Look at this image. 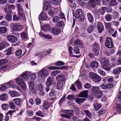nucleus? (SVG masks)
I'll return each mask as SVG.
<instances>
[{
    "instance_id": "1",
    "label": "nucleus",
    "mask_w": 121,
    "mask_h": 121,
    "mask_svg": "<svg viewBox=\"0 0 121 121\" xmlns=\"http://www.w3.org/2000/svg\"><path fill=\"white\" fill-rule=\"evenodd\" d=\"M73 15L75 17L79 19V21L81 22H84V17L83 11L81 9H77L76 11L75 14Z\"/></svg>"
},
{
    "instance_id": "2",
    "label": "nucleus",
    "mask_w": 121,
    "mask_h": 121,
    "mask_svg": "<svg viewBox=\"0 0 121 121\" xmlns=\"http://www.w3.org/2000/svg\"><path fill=\"white\" fill-rule=\"evenodd\" d=\"M21 77L19 76L18 78H16V81L17 83L21 86L22 89L25 90L26 88V85Z\"/></svg>"
},
{
    "instance_id": "3",
    "label": "nucleus",
    "mask_w": 121,
    "mask_h": 121,
    "mask_svg": "<svg viewBox=\"0 0 121 121\" xmlns=\"http://www.w3.org/2000/svg\"><path fill=\"white\" fill-rule=\"evenodd\" d=\"M105 46L106 47L109 48H112L113 46V43L111 38L109 37L106 38Z\"/></svg>"
},
{
    "instance_id": "4",
    "label": "nucleus",
    "mask_w": 121,
    "mask_h": 121,
    "mask_svg": "<svg viewBox=\"0 0 121 121\" xmlns=\"http://www.w3.org/2000/svg\"><path fill=\"white\" fill-rule=\"evenodd\" d=\"M15 8V6L12 4L10 6L6 4L5 6L4 9L6 13H12V9H13Z\"/></svg>"
},
{
    "instance_id": "5",
    "label": "nucleus",
    "mask_w": 121,
    "mask_h": 121,
    "mask_svg": "<svg viewBox=\"0 0 121 121\" xmlns=\"http://www.w3.org/2000/svg\"><path fill=\"white\" fill-rule=\"evenodd\" d=\"M7 40L11 43H16L17 40V38L15 36L12 35H8L6 36Z\"/></svg>"
},
{
    "instance_id": "6",
    "label": "nucleus",
    "mask_w": 121,
    "mask_h": 121,
    "mask_svg": "<svg viewBox=\"0 0 121 121\" xmlns=\"http://www.w3.org/2000/svg\"><path fill=\"white\" fill-rule=\"evenodd\" d=\"M12 27L13 31H18L22 29L23 26L22 25L13 24L12 25Z\"/></svg>"
},
{
    "instance_id": "7",
    "label": "nucleus",
    "mask_w": 121,
    "mask_h": 121,
    "mask_svg": "<svg viewBox=\"0 0 121 121\" xmlns=\"http://www.w3.org/2000/svg\"><path fill=\"white\" fill-rule=\"evenodd\" d=\"M49 30L51 33L53 34L54 35H57L60 32V29L55 27L50 28Z\"/></svg>"
},
{
    "instance_id": "8",
    "label": "nucleus",
    "mask_w": 121,
    "mask_h": 121,
    "mask_svg": "<svg viewBox=\"0 0 121 121\" xmlns=\"http://www.w3.org/2000/svg\"><path fill=\"white\" fill-rule=\"evenodd\" d=\"M54 78L50 76L47 79L46 83V85L47 86H50L52 84L54 81Z\"/></svg>"
},
{
    "instance_id": "9",
    "label": "nucleus",
    "mask_w": 121,
    "mask_h": 121,
    "mask_svg": "<svg viewBox=\"0 0 121 121\" xmlns=\"http://www.w3.org/2000/svg\"><path fill=\"white\" fill-rule=\"evenodd\" d=\"M65 77L64 75L61 74L57 75L56 77V79L57 81L62 82L65 80Z\"/></svg>"
},
{
    "instance_id": "10",
    "label": "nucleus",
    "mask_w": 121,
    "mask_h": 121,
    "mask_svg": "<svg viewBox=\"0 0 121 121\" xmlns=\"http://www.w3.org/2000/svg\"><path fill=\"white\" fill-rule=\"evenodd\" d=\"M97 27L99 33H101L104 29L103 24L100 22L98 23Z\"/></svg>"
},
{
    "instance_id": "11",
    "label": "nucleus",
    "mask_w": 121,
    "mask_h": 121,
    "mask_svg": "<svg viewBox=\"0 0 121 121\" xmlns=\"http://www.w3.org/2000/svg\"><path fill=\"white\" fill-rule=\"evenodd\" d=\"M88 91L87 90H85L81 92L78 94V96L80 97L87 98L88 95Z\"/></svg>"
},
{
    "instance_id": "12",
    "label": "nucleus",
    "mask_w": 121,
    "mask_h": 121,
    "mask_svg": "<svg viewBox=\"0 0 121 121\" xmlns=\"http://www.w3.org/2000/svg\"><path fill=\"white\" fill-rule=\"evenodd\" d=\"M39 74L41 76L46 77L48 74V72L45 69H43L39 71Z\"/></svg>"
},
{
    "instance_id": "13",
    "label": "nucleus",
    "mask_w": 121,
    "mask_h": 121,
    "mask_svg": "<svg viewBox=\"0 0 121 121\" xmlns=\"http://www.w3.org/2000/svg\"><path fill=\"white\" fill-rule=\"evenodd\" d=\"M98 0H90L89 2L88 6L91 8H94L95 6L96 2H97Z\"/></svg>"
},
{
    "instance_id": "14",
    "label": "nucleus",
    "mask_w": 121,
    "mask_h": 121,
    "mask_svg": "<svg viewBox=\"0 0 121 121\" xmlns=\"http://www.w3.org/2000/svg\"><path fill=\"white\" fill-rule=\"evenodd\" d=\"M102 64V67L104 69L107 71L110 69L109 66V64L108 61Z\"/></svg>"
},
{
    "instance_id": "15",
    "label": "nucleus",
    "mask_w": 121,
    "mask_h": 121,
    "mask_svg": "<svg viewBox=\"0 0 121 121\" xmlns=\"http://www.w3.org/2000/svg\"><path fill=\"white\" fill-rule=\"evenodd\" d=\"M57 88L58 89L61 90L63 89L64 87V84L62 82L57 81Z\"/></svg>"
},
{
    "instance_id": "16",
    "label": "nucleus",
    "mask_w": 121,
    "mask_h": 121,
    "mask_svg": "<svg viewBox=\"0 0 121 121\" xmlns=\"http://www.w3.org/2000/svg\"><path fill=\"white\" fill-rule=\"evenodd\" d=\"M98 63L96 61H93L91 62L90 66L93 69L97 68L98 66Z\"/></svg>"
},
{
    "instance_id": "17",
    "label": "nucleus",
    "mask_w": 121,
    "mask_h": 121,
    "mask_svg": "<svg viewBox=\"0 0 121 121\" xmlns=\"http://www.w3.org/2000/svg\"><path fill=\"white\" fill-rule=\"evenodd\" d=\"M9 93L11 96L13 97H18L21 95V94L19 93L14 91L9 92Z\"/></svg>"
},
{
    "instance_id": "18",
    "label": "nucleus",
    "mask_w": 121,
    "mask_h": 121,
    "mask_svg": "<svg viewBox=\"0 0 121 121\" xmlns=\"http://www.w3.org/2000/svg\"><path fill=\"white\" fill-rule=\"evenodd\" d=\"M48 18L47 16L44 12H42L40 13L39 17V20L43 21L47 19Z\"/></svg>"
},
{
    "instance_id": "19",
    "label": "nucleus",
    "mask_w": 121,
    "mask_h": 121,
    "mask_svg": "<svg viewBox=\"0 0 121 121\" xmlns=\"http://www.w3.org/2000/svg\"><path fill=\"white\" fill-rule=\"evenodd\" d=\"M87 18L89 21L91 23H92L94 22V18L92 14L88 13L87 14Z\"/></svg>"
},
{
    "instance_id": "20",
    "label": "nucleus",
    "mask_w": 121,
    "mask_h": 121,
    "mask_svg": "<svg viewBox=\"0 0 121 121\" xmlns=\"http://www.w3.org/2000/svg\"><path fill=\"white\" fill-rule=\"evenodd\" d=\"M93 105L94 107V109L96 110H99L101 107V104L98 103L97 102L96 103V101L94 102Z\"/></svg>"
},
{
    "instance_id": "21",
    "label": "nucleus",
    "mask_w": 121,
    "mask_h": 121,
    "mask_svg": "<svg viewBox=\"0 0 121 121\" xmlns=\"http://www.w3.org/2000/svg\"><path fill=\"white\" fill-rule=\"evenodd\" d=\"M21 36L22 40L24 41H26L28 39V38L27 37V34L25 32H23L21 33Z\"/></svg>"
},
{
    "instance_id": "22",
    "label": "nucleus",
    "mask_w": 121,
    "mask_h": 121,
    "mask_svg": "<svg viewBox=\"0 0 121 121\" xmlns=\"http://www.w3.org/2000/svg\"><path fill=\"white\" fill-rule=\"evenodd\" d=\"M106 8L105 7H102L99 9L98 10V13L99 14L103 15L105 12Z\"/></svg>"
},
{
    "instance_id": "23",
    "label": "nucleus",
    "mask_w": 121,
    "mask_h": 121,
    "mask_svg": "<svg viewBox=\"0 0 121 121\" xmlns=\"http://www.w3.org/2000/svg\"><path fill=\"white\" fill-rule=\"evenodd\" d=\"M95 27V26L92 25H90L88 27L87 29V32L89 34L91 33L93 31Z\"/></svg>"
},
{
    "instance_id": "24",
    "label": "nucleus",
    "mask_w": 121,
    "mask_h": 121,
    "mask_svg": "<svg viewBox=\"0 0 121 121\" xmlns=\"http://www.w3.org/2000/svg\"><path fill=\"white\" fill-rule=\"evenodd\" d=\"M36 78V76L34 74H31L27 77L26 80L28 81L34 80Z\"/></svg>"
},
{
    "instance_id": "25",
    "label": "nucleus",
    "mask_w": 121,
    "mask_h": 121,
    "mask_svg": "<svg viewBox=\"0 0 121 121\" xmlns=\"http://www.w3.org/2000/svg\"><path fill=\"white\" fill-rule=\"evenodd\" d=\"M121 72V67H119L114 69L113 71V73L114 74H117Z\"/></svg>"
},
{
    "instance_id": "26",
    "label": "nucleus",
    "mask_w": 121,
    "mask_h": 121,
    "mask_svg": "<svg viewBox=\"0 0 121 121\" xmlns=\"http://www.w3.org/2000/svg\"><path fill=\"white\" fill-rule=\"evenodd\" d=\"M118 4V3L116 0H111L109 4L110 6H116Z\"/></svg>"
},
{
    "instance_id": "27",
    "label": "nucleus",
    "mask_w": 121,
    "mask_h": 121,
    "mask_svg": "<svg viewBox=\"0 0 121 121\" xmlns=\"http://www.w3.org/2000/svg\"><path fill=\"white\" fill-rule=\"evenodd\" d=\"M75 84L78 89H81L82 87V85L81 82L79 80H77L75 82Z\"/></svg>"
},
{
    "instance_id": "28",
    "label": "nucleus",
    "mask_w": 121,
    "mask_h": 121,
    "mask_svg": "<svg viewBox=\"0 0 121 121\" xmlns=\"http://www.w3.org/2000/svg\"><path fill=\"white\" fill-rule=\"evenodd\" d=\"M86 99L84 98H77L75 99V101L77 103L80 104L83 103Z\"/></svg>"
},
{
    "instance_id": "29",
    "label": "nucleus",
    "mask_w": 121,
    "mask_h": 121,
    "mask_svg": "<svg viewBox=\"0 0 121 121\" xmlns=\"http://www.w3.org/2000/svg\"><path fill=\"white\" fill-rule=\"evenodd\" d=\"M74 44L75 46L77 45L79 47H81L82 46V44L79 39L75 40Z\"/></svg>"
},
{
    "instance_id": "30",
    "label": "nucleus",
    "mask_w": 121,
    "mask_h": 121,
    "mask_svg": "<svg viewBox=\"0 0 121 121\" xmlns=\"http://www.w3.org/2000/svg\"><path fill=\"white\" fill-rule=\"evenodd\" d=\"M101 80V77L97 75L93 79V81L95 83H98Z\"/></svg>"
},
{
    "instance_id": "31",
    "label": "nucleus",
    "mask_w": 121,
    "mask_h": 121,
    "mask_svg": "<svg viewBox=\"0 0 121 121\" xmlns=\"http://www.w3.org/2000/svg\"><path fill=\"white\" fill-rule=\"evenodd\" d=\"M0 97V100L2 101H5L8 98L7 96L5 93H3L1 94Z\"/></svg>"
},
{
    "instance_id": "32",
    "label": "nucleus",
    "mask_w": 121,
    "mask_h": 121,
    "mask_svg": "<svg viewBox=\"0 0 121 121\" xmlns=\"http://www.w3.org/2000/svg\"><path fill=\"white\" fill-rule=\"evenodd\" d=\"M73 104L74 111L75 112L76 114L77 115L80 112V108L78 107L75 105L74 104Z\"/></svg>"
},
{
    "instance_id": "33",
    "label": "nucleus",
    "mask_w": 121,
    "mask_h": 121,
    "mask_svg": "<svg viewBox=\"0 0 121 121\" xmlns=\"http://www.w3.org/2000/svg\"><path fill=\"white\" fill-rule=\"evenodd\" d=\"M18 17L20 18H22L24 20H25L26 18L24 12H18Z\"/></svg>"
},
{
    "instance_id": "34",
    "label": "nucleus",
    "mask_w": 121,
    "mask_h": 121,
    "mask_svg": "<svg viewBox=\"0 0 121 121\" xmlns=\"http://www.w3.org/2000/svg\"><path fill=\"white\" fill-rule=\"evenodd\" d=\"M61 68H62V69H65V67L63 66L60 67H58L56 66H50L48 68L49 69L53 70L56 69H60Z\"/></svg>"
},
{
    "instance_id": "35",
    "label": "nucleus",
    "mask_w": 121,
    "mask_h": 121,
    "mask_svg": "<svg viewBox=\"0 0 121 121\" xmlns=\"http://www.w3.org/2000/svg\"><path fill=\"white\" fill-rule=\"evenodd\" d=\"M14 82L13 81L11 80L8 82L4 84V85L6 86L7 88L10 87L11 86L13 85Z\"/></svg>"
},
{
    "instance_id": "36",
    "label": "nucleus",
    "mask_w": 121,
    "mask_h": 121,
    "mask_svg": "<svg viewBox=\"0 0 121 121\" xmlns=\"http://www.w3.org/2000/svg\"><path fill=\"white\" fill-rule=\"evenodd\" d=\"M11 13H8L5 17V19L9 21H11L12 20V17Z\"/></svg>"
},
{
    "instance_id": "37",
    "label": "nucleus",
    "mask_w": 121,
    "mask_h": 121,
    "mask_svg": "<svg viewBox=\"0 0 121 121\" xmlns=\"http://www.w3.org/2000/svg\"><path fill=\"white\" fill-rule=\"evenodd\" d=\"M17 8L18 12H24L22 6L20 4H18L17 5Z\"/></svg>"
},
{
    "instance_id": "38",
    "label": "nucleus",
    "mask_w": 121,
    "mask_h": 121,
    "mask_svg": "<svg viewBox=\"0 0 121 121\" xmlns=\"http://www.w3.org/2000/svg\"><path fill=\"white\" fill-rule=\"evenodd\" d=\"M13 101H14L16 104L19 105H20L22 100L20 99L17 98L14 99Z\"/></svg>"
},
{
    "instance_id": "39",
    "label": "nucleus",
    "mask_w": 121,
    "mask_h": 121,
    "mask_svg": "<svg viewBox=\"0 0 121 121\" xmlns=\"http://www.w3.org/2000/svg\"><path fill=\"white\" fill-rule=\"evenodd\" d=\"M84 112L87 116L90 119H91L92 117V114L90 111L88 110H84Z\"/></svg>"
},
{
    "instance_id": "40",
    "label": "nucleus",
    "mask_w": 121,
    "mask_h": 121,
    "mask_svg": "<svg viewBox=\"0 0 121 121\" xmlns=\"http://www.w3.org/2000/svg\"><path fill=\"white\" fill-rule=\"evenodd\" d=\"M50 105V103L49 102H44L43 105L44 109L46 110L48 109L49 108Z\"/></svg>"
},
{
    "instance_id": "41",
    "label": "nucleus",
    "mask_w": 121,
    "mask_h": 121,
    "mask_svg": "<svg viewBox=\"0 0 121 121\" xmlns=\"http://www.w3.org/2000/svg\"><path fill=\"white\" fill-rule=\"evenodd\" d=\"M99 87H98L94 86L92 87L91 89L93 92L95 93L99 91Z\"/></svg>"
},
{
    "instance_id": "42",
    "label": "nucleus",
    "mask_w": 121,
    "mask_h": 121,
    "mask_svg": "<svg viewBox=\"0 0 121 121\" xmlns=\"http://www.w3.org/2000/svg\"><path fill=\"white\" fill-rule=\"evenodd\" d=\"M35 114L37 116L42 117H44V115L43 114L42 112L40 110H39L35 113Z\"/></svg>"
},
{
    "instance_id": "43",
    "label": "nucleus",
    "mask_w": 121,
    "mask_h": 121,
    "mask_svg": "<svg viewBox=\"0 0 121 121\" xmlns=\"http://www.w3.org/2000/svg\"><path fill=\"white\" fill-rule=\"evenodd\" d=\"M97 75L95 73L93 72H90L89 73V76L90 78L91 79H93V80Z\"/></svg>"
},
{
    "instance_id": "44",
    "label": "nucleus",
    "mask_w": 121,
    "mask_h": 121,
    "mask_svg": "<svg viewBox=\"0 0 121 121\" xmlns=\"http://www.w3.org/2000/svg\"><path fill=\"white\" fill-rule=\"evenodd\" d=\"M92 51L94 55L98 56L99 54V50L96 49L95 48H93Z\"/></svg>"
},
{
    "instance_id": "45",
    "label": "nucleus",
    "mask_w": 121,
    "mask_h": 121,
    "mask_svg": "<svg viewBox=\"0 0 121 121\" xmlns=\"http://www.w3.org/2000/svg\"><path fill=\"white\" fill-rule=\"evenodd\" d=\"M60 71L59 70H55L53 71L51 73V75L53 76H54L60 73Z\"/></svg>"
},
{
    "instance_id": "46",
    "label": "nucleus",
    "mask_w": 121,
    "mask_h": 121,
    "mask_svg": "<svg viewBox=\"0 0 121 121\" xmlns=\"http://www.w3.org/2000/svg\"><path fill=\"white\" fill-rule=\"evenodd\" d=\"M113 16L115 19H118L119 16V15L117 12V11H114L113 12Z\"/></svg>"
},
{
    "instance_id": "47",
    "label": "nucleus",
    "mask_w": 121,
    "mask_h": 121,
    "mask_svg": "<svg viewBox=\"0 0 121 121\" xmlns=\"http://www.w3.org/2000/svg\"><path fill=\"white\" fill-rule=\"evenodd\" d=\"M8 62L6 59H2L0 60V65H2L5 64Z\"/></svg>"
},
{
    "instance_id": "48",
    "label": "nucleus",
    "mask_w": 121,
    "mask_h": 121,
    "mask_svg": "<svg viewBox=\"0 0 121 121\" xmlns=\"http://www.w3.org/2000/svg\"><path fill=\"white\" fill-rule=\"evenodd\" d=\"M7 31L6 27H3L0 28V34H3L5 33Z\"/></svg>"
},
{
    "instance_id": "49",
    "label": "nucleus",
    "mask_w": 121,
    "mask_h": 121,
    "mask_svg": "<svg viewBox=\"0 0 121 121\" xmlns=\"http://www.w3.org/2000/svg\"><path fill=\"white\" fill-rule=\"evenodd\" d=\"M98 72L102 76H104L106 75L105 72L102 69H99L98 70Z\"/></svg>"
},
{
    "instance_id": "50",
    "label": "nucleus",
    "mask_w": 121,
    "mask_h": 121,
    "mask_svg": "<svg viewBox=\"0 0 121 121\" xmlns=\"http://www.w3.org/2000/svg\"><path fill=\"white\" fill-rule=\"evenodd\" d=\"M111 15L109 14H107L105 17V18L107 21H110L112 19Z\"/></svg>"
},
{
    "instance_id": "51",
    "label": "nucleus",
    "mask_w": 121,
    "mask_h": 121,
    "mask_svg": "<svg viewBox=\"0 0 121 121\" xmlns=\"http://www.w3.org/2000/svg\"><path fill=\"white\" fill-rule=\"evenodd\" d=\"M57 26L58 27L64 26L65 24L64 22L62 21H60L58 22L56 24Z\"/></svg>"
},
{
    "instance_id": "52",
    "label": "nucleus",
    "mask_w": 121,
    "mask_h": 121,
    "mask_svg": "<svg viewBox=\"0 0 121 121\" xmlns=\"http://www.w3.org/2000/svg\"><path fill=\"white\" fill-rule=\"evenodd\" d=\"M65 112L68 115L70 116V115H73L74 112L73 110H67L65 111Z\"/></svg>"
},
{
    "instance_id": "53",
    "label": "nucleus",
    "mask_w": 121,
    "mask_h": 121,
    "mask_svg": "<svg viewBox=\"0 0 121 121\" xmlns=\"http://www.w3.org/2000/svg\"><path fill=\"white\" fill-rule=\"evenodd\" d=\"M8 67L9 66L8 65L4 66L1 67L0 69L2 71H6L8 70Z\"/></svg>"
},
{
    "instance_id": "54",
    "label": "nucleus",
    "mask_w": 121,
    "mask_h": 121,
    "mask_svg": "<svg viewBox=\"0 0 121 121\" xmlns=\"http://www.w3.org/2000/svg\"><path fill=\"white\" fill-rule=\"evenodd\" d=\"M102 92L101 91H99L95 93V95L97 98H99L102 96Z\"/></svg>"
},
{
    "instance_id": "55",
    "label": "nucleus",
    "mask_w": 121,
    "mask_h": 121,
    "mask_svg": "<svg viewBox=\"0 0 121 121\" xmlns=\"http://www.w3.org/2000/svg\"><path fill=\"white\" fill-rule=\"evenodd\" d=\"M74 53L77 54H79L80 53V50L79 48L77 47H75L73 50Z\"/></svg>"
},
{
    "instance_id": "56",
    "label": "nucleus",
    "mask_w": 121,
    "mask_h": 121,
    "mask_svg": "<svg viewBox=\"0 0 121 121\" xmlns=\"http://www.w3.org/2000/svg\"><path fill=\"white\" fill-rule=\"evenodd\" d=\"M93 48H95L96 49L99 50V44L95 42L93 43Z\"/></svg>"
},
{
    "instance_id": "57",
    "label": "nucleus",
    "mask_w": 121,
    "mask_h": 121,
    "mask_svg": "<svg viewBox=\"0 0 121 121\" xmlns=\"http://www.w3.org/2000/svg\"><path fill=\"white\" fill-rule=\"evenodd\" d=\"M114 84V83H108L106 84V89H111L113 86V85Z\"/></svg>"
},
{
    "instance_id": "58",
    "label": "nucleus",
    "mask_w": 121,
    "mask_h": 121,
    "mask_svg": "<svg viewBox=\"0 0 121 121\" xmlns=\"http://www.w3.org/2000/svg\"><path fill=\"white\" fill-rule=\"evenodd\" d=\"M108 60L105 59L104 58L101 57L100 59V61L101 62V64H102L104 63H105L106 62L108 61Z\"/></svg>"
},
{
    "instance_id": "59",
    "label": "nucleus",
    "mask_w": 121,
    "mask_h": 121,
    "mask_svg": "<svg viewBox=\"0 0 121 121\" xmlns=\"http://www.w3.org/2000/svg\"><path fill=\"white\" fill-rule=\"evenodd\" d=\"M27 114L29 116H32L34 115V112L31 110H28L27 111Z\"/></svg>"
},
{
    "instance_id": "60",
    "label": "nucleus",
    "mask_w": 121,
    "mask_h": 121,
    "mask_svg": "<svg viewBox=\"0 0 121 121\" xmlns=\"http://www.w3.org/2000/svg\"><path fill=\"white\" fill-rule=\"evenodd\" d=\"M64 63L61 61H59L57 62L55 64V65L57 66H61L64 65Z\"/></svg>"
},
{
    "instance_id": "61",
    "label": "nucleus",
    "mask_w": 121,
    "mask_h": 121,
    "mask_svg": "<svg viewBox=\"0 0 121 121\" xmlns=\"http://www.w3.org/2000/svg\"><path fill=\"white\" fill-rule=\"evenodd\" d=\"M106 112L104 108L102 109L101 110L99 111L98 113L99 115H101Z\"/></svg>"
},
{
    "instance_id": "62",
    "label": "nucleus",
    "mask_w": 121,
    "mask_h": 121,
    "mask_svg": "<svg viewBox=\"0 0 121 121\" xmlns=\"http://www.w3.org/2000/svg\"><path fill=\"white\" fill-rule=\"evenodd\" d=\"M49 3L48 2V4H52L56 5L58 2V0H51Z\"/></svg>"
},
{
    "instance_id": "63",
    "label": "nucleus",
    "mask_w": 121,
    "mask_h": 121,
    "mask_svg": "<svg viewBox=\"0 0 121 121\" xmlns=\"http://www.w3.org/2000/svg\"><path fill=\"white\" fill-rule=\"evenodd\" d=\"M9 106L10 108L12 109H14L15 108V104L12 102L9 103Z\"/></svg>"
},
{
    "instance_id": "64",
    "label": "nucleus",
    "mask_w": 121,
    "mask_h": 121,
    "mask_svg": "<svg viewBox=\"0 0 121 121\" xmlns=\"http://www.w3.org/2000/svg\"><path fill=\"white\" fill-rule=\"evenodd\" d=\"M37 89L39 91H42L43 89V87L42 84H40L37 86Z\"/></svg>"
}]
</instances>
